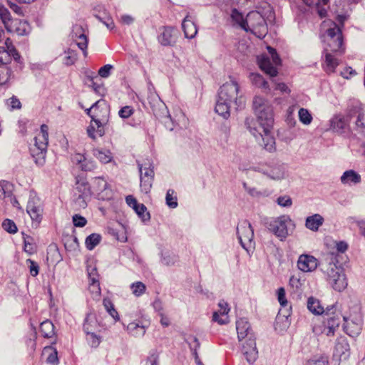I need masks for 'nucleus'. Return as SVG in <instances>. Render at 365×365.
<instances>
[{"instance_id": "nucleus-1", "label": "nucleus", "mask_w": 365, "mask_h": 365, "mask_svg": "<svg viewBox=\"0 0 365 365\" xmlns=\"http://www.w3.org/2000/svg\"><path fill=\"white\" fill-rule=\"evenodd\" d=\"M253 108L257 119L246 118L245 126L257 140L262 139L261 145L266 150L273 152L276 147L275 139L271 133L274 123L272 108L264 98L259 96L255 97Z\"/></svg>"}, {"instance_id": "nucleus-2", "label": "nucleus", "mask_w": 365, "mask_h": 365, "mask_svg": "<svg viewBox=\"0 0 365 365\" xmlns=\"http://www.w3.org/2000/svg\"><path fill=\"white\" fill-rule=\"evenodd\" d=\"M110 108L105 101L99 100L94 103V110L90 125L87 128L88 135L95 140L105 134V126L109 120Z\"/></svg>"}, {"instance_id": "nucleus-3", "label": "nucleus", "mask_w": 365, "mask_h": 365, "mask_svg": "<svg viewBox=\"0 0 365 365\" xmlns=\"http://www.w3.org/2000/svg\"><path fill=\"white\" fill-rule=\"evenodd\" d=\"M336 257H331L329 262L322 264V271L327 277V280L331 287L337 292L344 291L348 285L347 279L344 269L337 265Z\"/></svg>"}, {"instance_id": "nucleus-4", "label": "nucleus", "mask_w": 365, "mask_h": 365, "mask_svg": "<svg viewBox=\"0 0 365 365\" xmlns=\"http://www.w3.org/2000/svg\"><path fill=\"white\" fill-rule=\"evenodd\" d=\"M34 143L30 148V153L36 164L43 165L45 163L48 145V127L41 125L40 131L34 138Z\"/></svg>"}, {"instance_id": "nucleus-5", "label": "nucleus", "mask_w": 365, "mask_h": 365, "mask_svg": "<svg viewBox=\"0 0 365 365\" xmlns=\"http://www.w3.org/2000/svg\"><path fill=\"white\" fill-rule=\"evenodd\" d=\"M240 86L235 81L231 80L225 83L218 91V96L221 101H227L230 104L233 103L236 109H242L245 106V98L239 95Z\"/></svg>"}, {"instance_id": "nucleus-6", "label": "nucleus", "mask_w": 365, "mask_h": 365, "mask_svg": "<svg viewBox=\"0 0 365 365\" xmlns=\"http://www.w3.org/2000/svg\"><path fill=\"white\" fill-rule=\"evenodd\" d=\"M324 314V332L328 336H334L336 330L341 323V319L344 317L336 303L332 306H328Z\"/></svg>"}, {"instance_id": "nucleus-7", "label": "nucleus", "mask_w": 365, "mask_h": 365, "mask_svg": "<svg viewBox=\"0 0 365 365\" xmlns=\"http://www.w3.org/2000/svg\"><path fill=\"white\" fill-rule=\"evenodd\" d=\"M324 24L329 26L327 30V34L328 36L327 50L334 53H343L344 48H343V35L341 28L331 20L324 21Z\"/></svg>"}, {"instance_id": "nucleus-8", "label": "nucleus", "mask_w": 365, "mask_h": 365, "mask_svg": "<svg viewBox=\"0 0 365 365\" xmlns=\"http://www.w3.org/2000/svg\"><path fill=\"white\" fill-rule=\"evenodd\" d=\"M245 31L250 32L259 38H263L267 34V25L263 16L257 11H252L247 15Z\"/></svg>"}, {"instance_id": "nucleus-9", "label": "nucleus", "mask_w": 365, "mask_h": 365, "mask_svg": "<svg viewBox=\"0 0 365 365\" xmlns=\"http://www.w3.org/2000/svg\"><path fill=\"white\" fill-rule=\"evenodd\" d=\"M267 50L271 55L272 61L267 55H261L257 57V63L260 69L266 74L270 77H275L278 74L277 66L281 64V59L274 48L268 46Z\"/></svg>"}, {"instance_id": "nucleus-10", "label": "nucleus", "mask_w": 365, "mask_h": 365, "mask_svg": "<svg viewBox=\"0 0 365 365\" xmlns=\"http://www.w3.org/2000/svg\"><path fill=\"white\" fill-rule=\"evenodd\" d=\"M237 234L239 242L245 250H248L254 247V231L249 221H240L237 227Z\"/></svg>"}, {"instance_id": "nucleus-11", "label": "nucleus", "mask_w": 365, "mask_h": 365, "mask_svg": "<svg viewBox=\"0 0 365 365\" xmlns=\"http://www.w3.org/2000/svg\"><path fill=\"white\" fill-rule=\"evenodd\" d=\"M4 36V31L0 29V42ZM20 57L21 56L14 46L12 41L9 38H6L4 46H0V63H9L12 58L16 61H19Z\"/></svg>"}, {"instance_id": "nucleus-12", "label": "nucleus", "mask_w": 365, "mask_h": 365, "mask_svg": "<svg viewBox=\"0 0 365 365\" xmlns=\"http://www.w3.org/2000/svg\"><path fill=\"white\" fill-rule=\"evenodd\" d=\"M290 222L289 217L282 215L271 220L268 224V229L282 241L289 235L287 224Z\"/></svg>"}, {"instance_id": "nucleus-13", "label": "nucleus", "mask_w": 365, "mask_h": 365, "mask_svg": "<svg viewBox=\"0 0 365 365\" xmlns=\"http://www.w3.org/2000/svg\"><path fill=\"white\" fill-rule=\"evenodd\" d=\"M91 194H96L103 200L108 199L111 195V189L107 180L102 177H96L92 179Z\"/></svg>"}, {"instance_id": "nucleus-14", "label": "nucleus", "mask_w": 365, "mask_h": 365, "mask_svg": "<svg viewBox=\"0 0 365 365\" xmlns=\"http://www.w3.org/2000/svg\"><path fill=\"white\" fill-rule=\"evenodd\" d=\"M255 335H250L249 338L242 342V351L249 364H253L258 358V351L256 346Z\"/></svg>"}, {"instance_id": "nucleus-15", "label": "nucleus", "mask_w": 365, "mask_h": 365, "mask_svg": "<svg viewBox=\"0 0 365 365\" xmlns=\"http://www.w3.org/2000/svg\"><path fill=\"white\" fill-rule=\"evenodd\" d=\"M76 185V190L78 192V196L76 199V203L79 207L85 208L87 206V200L91 195V185L84 180H78Z\"/></svg>"}, {"instance_id": "nucleus-16", "label": "nucleus", "mask_w": 365, "mask_h": 365, "mask_svg": "<svg viewBox=\"0 0 365 365\" xmlns=\"http://www.w3.org/2000/svg\"><path fill=\"white\" fill-rule=\"evenodd\" d=\"M318 265V259L308 254L300 255L297 262V268L303 272H312L317 268Z\"/></svg>"}, {"instance_id": "nucleus-17", "label": "nucleus", "mask_w": 365, "mask_h": 365, "mask_svg": "<svg viewBox=\"0 0 365 365\" xmlns=\"http://www.w3.org/2000/svg\"><path fill=\"white\" fill-rule=\"evenodd\" d=\"M344 321V331L350 336L354 337L358 336L362 328V319L360 316L354 319H349L346 317H343Z\"/></svg>"}, {"instance_id": "nucleus-18", "label": "nucleus", "mask_w": 365, "mask_h": 365, "mask_svg": "<svg viewBox=\"0 0 365 365\" xmlns=\"http://www.w3.org/2000/svg\"><path fill=\"white\" fill-rule=\"evenodd\" d=\"M72 37L76 41L78 47L83 52L84 56H86L88 39L85 34L82 26L78 24L73 26Z\"/></svg>"}, {"instance_id": "nucleus-19", "label": "nucleus", "mask_w": 365, "mask_h": 365, "mask_svg": "<svg viewBox=\"0 0 365 365\" xmlns=\"http://www.w3.org/2000/svg\"><path fill=\"white\" fill-rule=\"evenodd\" d=\"M26 212L33 222L40 223L43 218V207L38 200L30 199L26 205Z\"/></svg>"}, {"instance_id": "nucleus-20", "label": "nucleus", "mask_w": 365, "mask_h": 365, "mask_svg": "<svg viewBox=\"0 0 365 365\" xmlns=\"http://www.w3.org/2000/svg\"><path fill=\"white\" fill-rule=\"evenodd\" d=\"M218 306L220 309L215 312L212 315V321L217 322L219 324H226L229 322L228 313L230 308L228 304L222 300L219 302Z\"/></svg>"}, {"instance_id": "nucleus-21", "label": "nucleus", "mask_w": 365, "mask_h": 365, "mask_svg": "<svg viewBox=\"0 0 365 365\" xmlns=\"http://www.w3.org/2000/svg\"><path fill=\"white\" fill-rule=\"evenodd\" d=\"M236 329L239 341L249 338L250 335H254L249 322L245 318H240L236 322Z\"/></svg>"}, {"instance_id": "nucleus-22", "label": "nucleus", "mask_w": 365, "mask_h": 365, "mask_svg": "<svg viewBox=\"0 0 365 365\" xmlns=\"http://www.w3.org/2000/svg\"><path fill=\"white\" fill-rule=\"evenodd\" d=\"M6 29L9 32L16 33L19 36H25L29 32V24L26 21L15 19L11 21Z\"/></svg>"}, {"instance_id": "nucleus-23", "label": "nucleus", "mask_w": 365, "mask_h": 365, "mask_svg": "<svg viewBox=\"0 0 365 365\" xmlns=\"http://www.w3.org/2000/svg\"><path fill=\"white\" fill-rule=\"evenodd\" d=\"M148 325L149 323H143L141 321L132 322L128 324L127 331L128 334L134 337H143Z\"/></svg>"}, {"instance_id": "nucleus-24", "label": "nucleus", "mask_w": 365, "mask_h": 365, "mask_svg": "<svg viewBox=\"0 0 365 365\" xmlns=\"http://www.w3.org/2000/svg\"><path fill=\"white\" fill-rule=\"evenodd\" d=\"M175 30L173 27L165 26L163 32L158 36V41L163 46H173L176 42Z\"/></svg>"}, {"instance_id": "nucleus-25", "label": "nucleus", "mask_w": 365, "mask_h": 365, "mask_svg": "<svg viewBox=\"0 0 365 365\" xmlns=\"http://www.w3.org/2000/svg\"><path fill=\"white\" fill-rule=\"evenodd\" d=\"M182 28L185 36L187 38H193L197 33V26L189 15H187L183 19Z\"/></svg>"}, {"instance_id": "nucleus-26", "label": "nucleus", "mask_w": 365, "mask_h": 365, "mask_svg": "<svg viewBox=\"0 0 365 365\" xmlns=\"http://www.w3.org/2000/svg\"><path fill=\"white\" fill-rule=\"evenodd\" d=\"M324 222V217L319 214H314L306 218L305 227L309 230L317 232Z\"/></svg>"}, {"instance_id": "nucleus-27", "label": "nucleus", "mask_w": 365, "mask_h": 365, "mask_svg": "<svg viewBox=\"0 0 365 365\" xmlns=\"http://www.w3.org/2000/svg\"><path fill=\"white\" fill-rule=\"evenodd\" d=\"M349 351V344L347 339L344 336L337 337L334 346V354L336 356L341 357L346 354Z\"/></svg>"}, {"instance_id": "nucleus-28", "label": "nucleus", "mask_w": 365, "mask_h": 365, "mask_svg": "<svg viewBox=\"0 0 365 365\" xmlns=\"http://www.w3.org/2000/svg\"><path fill=\"white\" fill-rule=\"evenodd\" d=\"M97 320L93 314L89 313L86 315L83 327L87 335L96 339L94 330L97 327Z\"/></svg>"}, {"instance_id": "nucleus-29", "label": "nucleus", "mask_w": 365, "mask_h": 365, "mask_svg": "<svg viewBox=\"0 0 365 365\" xmlns=\"http://www.w3.org/2000/svg\"><path fill=\"white\" fill-rule=\"evenodd\" d=\"M341 182L342 184L356 185L361 181V175L354 170L345 171L341 176Z\"/></svg>"}, {"instance_id": "nucleus-30", "label": "nucleus", "mask_w": 365, "mask_h": 365, "mask_svg": "<svg viewBox=\"0 0 365 365\" xmlns=\"http://www.w3.org/2000/svg\"><path fill=\"white\" fill-rule=\"evenodd\" d=\"M230 106L231 104L230 103H228L227 101H221V98L218 96L215 110L217 113L223 117L225 119H227L230 115Z\"/></svg>"}, {"instance_id": "nucleus-31", "label": "nucleus", "mask_w": 365, "mask_h": 365, "mask_svg": "<svg viewBox=\"0 0 365 365\" xmlns=\"http://www.w3.org/2000/svg\"><path fill=\"white\" fill-rule=\"evenodd\" d=\"M231 19L234 24L237 25L244 31L248 27L247 24V17L244 18L243 14L240 12L237 9H233L231 13Z\"/></svg>"}, {"instance_id": "nucleus-32", "label": "nucleus", "mask_w": 365, "mask_h": 365, "mask_svg": "<svg viewBox=\"0 0 365 365\" xmlns=\"http://www.w3.org/2000/svg\"><path fill=\"white\" fill-rule=\"evenodd\" d=\"M307 309L317 315L322 314L325 312L319 301L313 297H310L307 299Z\"/></svg>"}, {"instance_id": "nucleus-33", "label": "nucleus", "mask_w": 365, "mask_h": 365, "mask_svg": "<svg viewBox=\"0 0 365 365\" xmlns=\"http://www.w3.org/2000/svg\"><path fill=\"white\" fill-rule=\"evenodd\" d=\"M40 333L44 338H51L54 336V325L50 320H46L40 324Z\"/></svg>"}, {"instance_id": "nucleus-34", "label": "nucleus", "mask_w": 365, "mask_h": 365, "mask_svg": "<svg viewBox=\"0 0 365 365\" xmlns=\"http://www.w3.org/2000/svg\"><path fill=\"white\" fill-rule=\"evenodd\" d=\"M339 63V60L336 58L334 57L329 53H326L324 70L327 73H334Z\"/></svg>"}, {"instance_id": "nucleus-35", "label": "nucleus", "mask_w": 365, "mask_h": 365, "mask_svg": "<svg viewBox=\"0 0 365 365\" xmlns=\"http://www.w3.org/2000/svg\"><path fill=\"white\" fill-rule=\"evenodd\" d=\"M93 155L103 163H108L111 161L112 155L109 150L103 149H94Z\"/></svg>"}, {"instance_id": "nucleus-36", "label": "nucleus", "mask_w": 365, "mask_h": 365, "mask_svg": "<svg viewBox=\"0 0 365 365\" xmlns=\"http://www.w3.org/2000/svg\"><path fill=\"white\" fill-rule=\"evenodd\" d=\"M261 172L272 180H280L284 177V173L277 166L272 168L270 170L262 168Z\"/></svg>"}, {"instance_id": "nucleus-37", "label": "nucleus", "mask_w": 365, "mask_h": 365, "mask_svg": "<svg viewBox=\"0 0 365 365\" xmlns=\"http://www.w3.org/2000/svg\"><path fill=\"white\" fill-rule=\"evenodd\" d=\"M103 305L106 312L115 319L119 320V315L117 310L114 307V304L109 298H104L103 300Z\"/></svg>"}, {"instance_id": "nucleus-38", "label": "nucleus", "mask_w": 365, "mask_h": 365, "mask_svg": "<svg viewBox=\"0 0 365 365\" xmlns=\"http://www.w3.org/2000/svg\"><path fill=\"white\" fill-rule=\"evenodd\" d=\"M0 65V86L6 84L11 77V71L6 66L7 63H1Z\"/></svg>"}, {"instance_id": "nucleus-39", "label": "nucleus", "mask_w": 365, "mask_h": 365, "mask_svg": "<svg viewBox=\"0 0 365 365\" xmlns=\"http://www.w3.org/2000/svg\"><path fill=\"white\" fill-rule=\"evenodd\" d=\"M250 80L257 87L264 88L265 90H269V85L267 81H266L260 74L252 73L250 75Z\"/></svg>"}, {"instance_id": "nucleus-40", "label": "nucleus", "mask_w": 365, "mask_h": 365, "mask_svg": "<svg viewBox=\"0 0 365 365\" xmlns=\"http://www.w3.org/2000/svg\"><path fill=\"white\" fill-rule=\"evenodd\" d=\"M101 240V237L98 234L93 233L88 235L85 241L86 248L88 250H92L94 247L98 245Z\"/></svg>"}, {"instance_id": "nucleus-41", "label": "nucleus", "mask_w": 365, "mask_h": 365, "mask_svg": "<svg viewBox=\"0 0 365 365\" xmlns=\"http://www.w3.org/2000/svg\"><path fill=\"white\" fill-rule=\"evenodd\" d=\"M130 289L132 293L135 297L142 296L146 291V286L144 283L141 282H135L130 284Z\"/></svg>"}, {"instance_id": "nucleus-42", "label": "nucleus", "mask_w": 365, "mask_h": 365, "mask_svg": "<svg viewBox=\"0 0 365 365\" xmlns=\"http://www.w3.org/2000/svg\"><path fill=\"white\" fill-rule=\"evenodd\" d=\"M298 116L300 122L304 125H309L313 118L309 111L304 108H302L298 111Z\"/></svg>"}, {"instance_id": "nucleus-43", "label": "nucleus", "mask_w": 365, "mask_h": 365, "mask_svg": "<svg viewBox=\"0 0 365 365\" xmlns=\"http://www.w3.org/2000/svg\"><path fill=\"white\" fill-rule=\"evenodd\" d=\"M140 170V176H143L144 178H154V170L151 166V164L148 163L144 165H138Z\"/></svg>"}, {"instance_id": "nucleus-44", "label": "nucleus", "mask_w": 365, "mask_h": 365, "mask_svg": "<svg viewBox=\"0 0 365 365\" xmlns=\"http://www.w3.org/2000/svg\"><path fill=\"white\" fill-rule=\"evenodd\" d=\"M11 193V185L6 180L0 181V198L9 197Z\"/></svg>"}, {"instance_id": "nucleus-45", "label": "nucleus", "mask_w": 365, "mask_h": 365, "mask_svg": "<svg viewBox=\"0 0 365 365\" xmlns=\"http://www.w3.org/2000/svg\"><path fill=\"white\" fill-rule=\"evenodd\" d=\"M0 18L2 20L6 28L9 26L11 21L13 20L11 18V14L4 5L0 4Z\"/></svg>"}, {"instance_id": "nucleus-46", "label": "nucleus", "mask_w": 365, "mask_h": 365, "mask_svg": "<svg viewBox=\"0 0 365 365\" xmlns=\"http://www.w3.org/2000/svg\"><path fill=\"white\" fill-rule=\"evenodd\" d=\"M1 226L6 232L10 234H15L18 231L16 223L10 219H5L3 221Z\"/></svg>"}, {"instance_id": "nucleus-47", "label": "nucleus", "mask_w": 365, "mask_h": 365, "mask_svg": "<svg viewBox=\"0 0 365 365\" xmlns=\"http://www.w3.org/2000/svg\"><path fill=\"white\" fill-rule=\"evenodd\" d=\"M165 200L168 206L171 208H175L178 206V199L173 190L170 189L167 191Z\"/></svg>"}, {"instance_id": "nucleus-48", "label": "nucleus", "mask_w": 365, "mask_h": 365, "mask_svg": "<svg viewBox=\"0 0 365 365\" xmlns=\"http://www.w3.org/2000/svg\"><path fill=\"white\" fill-rule=\"evenodd\" d=\"M140 177L141 190L145 193H148L152 187L154 178H144L143 176Z\"/></svg>"}, {"instance_id": "nucleus-49", "label": "nucleus", "mask_w": 365, "mask_h": 365, "mask_svg": "<svg viewBox=\"0 0 365 365\" xmlns=\"http://www.w3.org/2000/svg\"><path fill=\"white\" fill-rule=\"evenodd\" d=\"M133 210L143 221L150 220V214L146 212L147 208L143 204H138Z\"/></svg>"}, {"instance_id": "nucleus-50", "label": "nucleus", "mask_w": 365, "mask_h": 365, "mask_svg": "<svg viewBox=\"0 0 365 365\" xmlns=\"http://www.w3.org/2000/svg\"><path fill=\"white\" fill-rule=\"evenodd\" d=\"M6 106L11 110L14 109H20L21 108V103L16 96H13L6 100Z\"/></svg>"}, {"instance_id": "nucleus-51", "label": "nucleus", "mask_w": 365, "mask_h": 365, "mask_svg": "<svg viewBox=\"0 0 365 365\" xmlns=\"http://www.w3.org/2000/svg\"><path fill=\"white\" fill-rule=\"evenodd\" d=\"M289 284L292 288H293L296 291H297L299 289H301V287L303 284V282L302 281L299 276L292 275L289 278Z\"/></svg>"}, {"instance_id": "nucleus-52", "label": "nucleus", "mask_w": 365, "mask_h": 365, "mask_svg": "<svg viewBox=\"0 0 365 365\" xmlns=\"http://www.w3.org/2000/svg\"><path fill=\"white\" fill-rule=\"evenodd\" d=\"M26 263L29 265V272L31 276L36 277L39 272V266L37 262H34L31 259L26 260Z\"/></svg>"}, {"instance_id": "nucleus-53", "label": "nucleus", "mask_w": 365, "mask_h": 365, "mask_svg": "<svg viewBox=\"0 0 365 365\" xmlns=\"http://www.w3.org/2000/svg\"><path fill=\"white\" fill-rule=\"evenodd\" d=\"M134 113V109L129 106H125L120 109L118 115L122 118H128Z\"/></svg>"}, {"instance_id": "nucleus-54", "label": "nucleus", "mask_w": 365, "mask_h": 365, "mask_svg": "<svg viewBox=\"0 0 365 365\" xmlns=\"http://www.w3.org/2000/svg\"><path fill=\"white\" fill-rule=\"evenodd\" d=\"M331 125L333 126L334 129H339V130H343L346 125V121L342 118H334L331 120Z\"/></svg>"}, {"instance_id": "nucleus-55", "label": "nucleus", "mask_w": 365, "mask_h": 365, "mask_svg": "<svg viewBox=\"0 0 365 365\" xmlns=\"http://www.w3.org/2000/svg\"><path fill=\"white\" fill-rule=\"evenodd\" d=\"M73 223L75 227H83L86 225L87 220L80 215H74L73 216Z\"/></svg>"}, {"instance_id": "nucleus-56", "label": "nucleus", "mask_w": 365, "mask_h": 365, "mask_svg": "<svg viewBox=\"0 0 365 365\" xmlns=\"http://www.w3.org/2000/svg\"><path fill=\"white\" fill-rule=\"evenodd\" d=\"M277 299L282 307L287 305V300L286 299L285 289L284 287H280L277 290Z\"/></svg>"}, {"instance_id": "nucleus-57", "label": "nucleus", "mask_w": 365, "mask_h": 365, "mask_svg": "<svg viewBox=\"0 0 365 365\" xmlns=\"http://www.w3.org/2000/svg\"><path fill=\"white\" fill-rule=\"evenodd\" d=\"M88 289L92 294L93 298L98 297L101 294L100 284H89Z\"/></svg>"}, {"instance_id": "nucleus-58", "label": "nucleus", "mask_w": 365, "mask_h": 365, "mask_svg": "<svg viewBox=\"0 0 365 365\" xmlns=\"http://www.w3.org/2000/svg\"><path fill=\"white\" fill-rule=\"evenodd\" d=\"M113 68V66L112 65L106 64L98 70V75L102 78H108L110 76V71Z\"/></svg>"}, {"instance_id": "nucleus-59", "label": "nucleus", "mask_w": 365, "mask_h": 365, "mask_svg": "<svg viewBox=\"0 0 365 365\" xmlns=\"http://www.w3.org/2000/svg\"><path fill=\"white\" fill-rule=\"evenodd\" d=\"M243 187L245 189V190L252 197H259L262 196V192L258 191L255 187H248L246 182L243 183Z\"/></svg>"}, {"instance_id": "nucleus-60", "label": "nucleus", "mask_w": 365, "mask_h": 365, "mask_svg": "<svg viewBox=\"0 0 365 365\" xmlns=\"http://www.w3.org/2000/svg\"><path fill=\"white\" fill-rule=\"evenodd\" d=\"M277 203L282 207H289L292 205V199L289 196H280L277 198Z\"/></svg>"}, {"instance_id": "nucleus-61", "label": "nucleus", "mask_w": 365, "mask_h": 365, "mask_svg": "<svg viewBox=\"0 0 365 365\" xmlns=\"http://www.w3.org/2000/svg\"><path fill=\"white\" fill-rule=\"evenodd\" d=\"M68 56L65 57V64L69 66L74 63L76 56L74 51L68 50Z\"/></svg>"}, {"instance_id": "nucleus-62", "label": "nucleus", "mask_w": 365, "mask_h": 365, "mask_svg": "<svg viewBox=\"0 0 365 365\" xmlns=\"http://www.w3.org/2000/svg\"><path fill=\"white\" fill-rule=\"evenodd\" d=\"M274 83V89L280 91L282 93H290L289 88L284 83H276L274 81H272Z\"/></svg>"}, {"instance_id": "nucleus-63", "label": "nucleus", "mask_w": 365, "mask_h": 365, "mask_svg": "<svg viewBox=\"0 0 365 365\" xmlns=\"http://www.w3.org/2000/svg\"><path fill=\"white\" fill-rule=\"evenodd\" d=\"M96 17L103 22V24L106 26V27L109 29H113L114 28L113 21L110 17H107L105 20H103L99 16H96Z\"/></svg>"}, {"instance_id": "nucleus-64", "label": "nucleus", "mask_w": 365, "mask_h": 365, "mask_svg": "<svg viewBox=\"0 0 365 365\" xmlns=\"http://www.w3.org/2000/svg\"><path fill=\"white\" fill-rule=\"evenodd\" d=\"M125 201L128 205L132 207L133 209H134V207L139 204L137 200L133 195H128L125 197Z\"/></svg>"}]
</instances>
